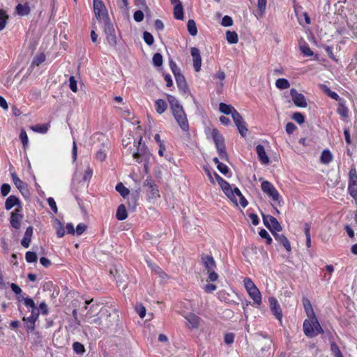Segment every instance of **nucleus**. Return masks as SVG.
<instances>
[{
  "mask_svg": "<svg viewBox=\"0 0 357 357\" xmlns=\"http://www.w3.org/2000/svg\"><path fill=\"white\" fill-rule=\"evenodd\" d=\"M93 300L85 302L84 310H88L84 316V320L88 324L86 326H93L106 332L107 330L115 329L119 321V315L115 309L100 308L98 304H91Z\"/></svg>",
  "mask_w": 357,
  "mask_h": 357,
  "instance_id": "1",
  "label": "nucleus"
},
{
  "mask_svg": "<svg viewBox=\"0 0 357 357\" xmlns=\"http://www.w3.org/2000/svg\"><path fill=\"white\" fill-rule=\"evenodd\" d=\"M222 190L227 195V197L236 205L238 206V201L236 197L239 198L240 204L243 207H245L248 205V202L241 194L240 190L238 188L232 189L230 184L225 180L220 184Z\"/></svg>",
  "mask_w": 357,
  "mask_h": 357,
  "instance_id": "2",
  "label": "nucleus"
},
{
  "mask_svg": "<svg viewBox=\"0 0 357 357\" xmlns=\"http://www.w3.org/2000/svg\"><path fill=\"white\" fill-rule=\"evenodd\" d=\"M142 137H140L138 142L137 151L132 153V156L137 160V162L144 164V169L146 172H147L149 163L151 158V154L146 145L144 144H142Z\"/></svg>",
  "mask_w": 357,
  "mask_h": 357,
  "instance_id": "3",
  "label": "nucleus"
},
{
  "mask_svg": "<svg viewBox=\"0 0 357 357\" xmlns=\"http://www.w3.org/2000/svg\"><path fill=\"white\" fill-rule=\"evenodd\" d=\"M212 137L220 158L225 160H227L228 155L225 150L224 137L219 133L216 128L213 129Z\"/></svg>",
  "mask_w": 357,
  "mask_h": 357,
  "instance_id": "4",
  "label": "nucleus"
},
{
  "mask_svg": "<svg viewBox=\"0 0 357 357\" xmlns=\"http://www.w3.org/2000/svg\"><path fill=\"white\" fill-rule=\"evenodd\" d=\"M244 286L250 298L258 305L261 303V296L259 290L250 278H245Z\"/></svg>",
  "mask_w": 357,
  "mask_h": 357,
  "instance_id": "5",
  "label": "nucleus"
},
{
  "mask_svg": "<svg viewBox=\"0 0 357 357\" xmlns=\"http://www.w3.org/2000/svg\"><path fill=\"white\" fill-rule=\"evenodd\" d=\"M261 187L262 191L269 197L272 198L273 201L277 202L279 204H280L281 197L276 188L271 183L267 181H263L261 183Z\"/></svg>",
  "mask_w": 357,
  "mask_h": 357,
  "instance_id": "6",
  "label": "nucleus"
},
{
  "mask_svg": "<svg viewBox=\"0 0 357 357\" xmlns=\"http://www.w3.org/2000/svg\"><path fill=\"white\" fill-rule=\"evenodd\" d=\"M104 32L109 45L115 47L117 43L116 36L114 26L109 20H106V22H105Z\"/></svg>",
  "mask_w": 357,
  "mask_h": 357,
  "instance_id": "7",
  "label": "nucleus"
},
{
  "mask_svg": "<svg viewBox=\"0 0 357 357\" xmlns=\"http://www.w3.org/2000/svg\"><path fill=\"white\" fill-rule=\"evenodd\" d=\"M93 10L98 20H104L105 22L106 20H109L105 6L101 1L93 0Z\"/></svg>",
  "mask_w": 357,
  "mask_h": 357,
  "instance_id": "8",
  "label": "nucleus"
},
{
  "mask_svg": "<svg viewBox=\"0 0 357 357\" xmlns=\"http://www.w3.org/2000/svg\"><path fill=\"white\" fill-rule=\"evenodd\" d=\"M262 216H263V221H264V225L271 231H280L282 230V227L275 218H274L271 215H263Z\"/></svg>",
  "mask_w": 357,
  "mask_h": 357,
  "instance_id": "9",
  "label": "nucleus"
},
{
  "mask_svg": "<svg viewBox=\"0 0 357 357\" xmlns=\"http://www.w3.org/2000/svg\"><path fill=\"white\" fill-rule=\"evenodd\" d=\"M219 110L220 112L229 115L231 114L234 121H236L240 118V114L237 110L230 105H227L223 102L220 103Z\"/></svg>",
  "mask_w": 357,
  "mask_h": 357,
  "instance_id": "10",
  "label": "nucleus"
},
{
  "mask_svg": "<svg viewBox=\"0 0 357 357\" xmlns=\"http://www.w3.org/2000/svg\"><path fill=\"white\" fill-rule=\"evenodd\" d=\"M290 94L294 103L297 107L305 108L307 106L305 96L302 93H298L295 89L290 90Z\"/></svg>",
  "mask_w": 357,
  "mask_h": 357,
  "instance_id": "11",
  "label": "nucleus"
},
{
  "mask_svg": "<svg viewBox=\"0 0 357 357\" xmlns=\"http://www.w3.org/2000/svg\"><path fill=\"white\" fill-rule=\"evenodd\" d=\"M173 114L181 128L184 131L188 130V122L184 110L177 111L176 112L173 113Z\"/></svg>",
  "mask_w": 357,
  "mask_h": 357,
  "instance_id": "12",
  "label": "nucleus"
},
{
  "mask_svg": "<svg viewBox=\"0 0 357 357\" xmlns=\"http://www.w3.org/2000/svg\"><path fill=\"white\" fill-rule=\"evenodd\" d=\"M21 208H16L11 213L10 222L11 226L15 229H20L21 225V221L23 218V215L20 213Z\"/></svg>",
  "mask_w": 357,
  "mask_h": 357,
  "instance_id": "13",
  "label": "nucleus"
},
{
  "mask_svg": "<svg viewBox=\"0 0 357 357\" xmlns=\"http://www.w3.org/2000/svg\"><path fill=\"white\" fill-rule=\"evenodd\" d=\"M190 54L193 59V67L196 72H199L202 66V58L200 55V51L197 47H192L190 50Z\"/></svg>",
  "mask_w": 357,
  "mask_h": 357,
  "instance_id": "14",
  "label": "nucleus"
},
{
  "mask_svg": "<svg viewBox=\"0 0 357 357\" xmlns=\"http://www.w3.org/2000/svg\"><path fill=\"white\" fill-rule=\"evenodd\" d=\"M269 303L272 312L275 316L277 319L281 321L282 318V313L278 301L276 298L271 297L269 298Z\"/></svg>",
  "mask_w": 357,
  "mask_h": 357,
  "instance_id": "15",
  "label": "nucleus"
},
{
  "mask_svg": "<svg viewBox=\"0 0 357 357\" xmlns=\"http://www.w3.org/2000/svg\"><path fill=\"white\" fill-rule=\"evenodd\" d=\"M144 186L147 187L150 193L151 196L150 197L152 199H155L156 197H159V190L155 184V183L150 178H147L144 182Z\"/></svg>",
  "mask_w": 357,
  "mask_h": 357,
  "instance_id": "16",
  "label": "nucleus"
},
{
  "mask_svg": "<svg viewBox=\"0 0 357 357\" xmlns=\"http://www.w3.org/2000/svg\"><path fill=\"white\" fill-rule=\"evenodd\" d=\"M188 321V326L190 328H197L200 324V318L193 313H188L184 316Z\"/></svg>",
  "mask_w": 357,
  "mask_h": 357,
  "instance_id": "17",
  "label": "nucleus"
},
{
  "mask_svg": "<svg viewBox=\"0 0 357 357\" xmlns=\"http://www.w3.org/2000/svg\"><path fill=\"white\" fill-rule=\"evenodd\" d=\"M303 332L305 335L309 337L316 336V332L314 330L313 322L312 319H305L303 322Z\"/></svg>",
  "mask_w": 357,
  "mask_h": 357,
  "instance_id": "18",
  "label": "nucleus"
},
{
  "mask_svg": "<svg viewBox=\"0 0 357 357\" xmlns=\"http://www.w3.org/2000/svg\"><path fill=\"white\" fill-rule=\"evenodd\" d=\"M176 78V82L177 84V86L178 89L184 93H187L188 91V86L186 83L185 77L183 74L181 73L176 74L174 75Z\"/></svg>",
  "mask_w": 357,
  "mask_h": 357,
  "instance_id": "19",
  "label": "nucleus"
},
{
  "mask_svg": "<svg viewBox=\"0 0 357 357\" xmlns=\"http://www.w3.org/2000/svg\"><path fill=\"white\" fill-rule=\"evenodd\" d=\"M202 261L205 267V268L210 271L211 270H214L216 266L215 261L212 256L210 255H202Z\"/></svg>",
  "mask_w": 357,
  "mask_h": 357,
  "instance_id": "20",
  "label": "nucleus"
},
{
  "mask_svg": "<svg viewBox=\"0 0 357 357\" xmlns=\"http://www.w3.org/2000/svg\"><path fill=\"white\" fill-rule=\"evenodd\" d=\"M38 314L33 312L31 317H24L23 321L27 331H33L35 327V322L38 318Z\"/></svg>",
  "mask_w": 357,
  "mask_h": 357,
  "instance_id": "21",
  "label": "nucleus"
},
{
  "mask_svg": "<svg viewBox=\"0 0 357 357\" xmlns=\"http://www.w3.org/2000/svg\"><path fill=\"white\" fill-rule=\"evenodd\" d=\"M256 152L259 160L262 164L267 165L269 163V158L268 157L264 147L262 145L259 144L256 146Z\"/></svg>",
  "mask_w": 357,
  "mask_h": 357,
  "instance_id": "22",
  "label": "nucleus"
},
{
  "mask_svg": "<svg viewBox=\"0 0 357 357\" xmlns=\"http://www.w3.org/2000/svg\"><path fill=\"white\" fill-rule=\"evenodd\" d=\"M11 176L14 184L19 189V190L22 192V195H24L26 192H28L26 183L23 182L21 179H20L15 173L12 174Z\"/></svg>",
  "mask_w": 357,
  "mask_h": 357,
  "instance_id": "23",
  "label": "nucleus"
},
{
  "mask_svg": "<svg viewBox=\"0 0 357 357\" xmlns=\"http://www.w3.org/2000/svg\"><path fill=\"white\" fill-rule=\"evenodd\" d=\"M32 235H33V227L29 226L26 228L24 236L21 241V245L24 248H27L29 247V244L31 241Z\"/></svg>",
  "mask_w": 357,
  "mask_h": 357,
  "instance_id": "24",
  "label": "nucleus"
},
{
  "mask_svg": "<svg viewBox=\"0 0 357 357\" xmlns=\"http://www.w3.org/2000/svg\"><path fill=\"white\" fill-rule=\"evenodd\" d=\"M272 234H273V236L275 238V240H277L284 245L287 251H291V245L288 239L286 238V236H284L282 234H278L273 231H272Z\"/></svg>",
  "mask_w": 357,
  "mask_h": 357,
  "instance_id": "25",
  "label": "nucleus"
},
{
  "mask_svg": "<svg viewBox=\"0 0 357 357\" xmlns=\"http://www.w3.org/2000/svg\"><path fill=\"white\" fill-rule=\"evenodd\" d=\"M167 100L170 104L172 112H176L177 111L183 110V107L180 105L178 100L173 96L167 95Z\"/></svg>",
  "mask_w": 357,
  "mask_h": 357,
  "instance_id": "26",
  "label": "nucleus"
},
{
  "mask_svg": "<svg viewBox=\"0 0 357 357\" xmlns=\"http://www.w3.org/2000/svg\"><path fill=\"white\" fill-rule=\"evenodd\" d=\"M167 100L170 104L172 112H176L177 111L183 110V107L180 105L178 100L173 96L167 95Z\"/></svg>",
  "mask_w": 357,
  "mask_h": 357,
  "instance_id": "27",
  "label": "nucleus"
},
{
  "mask_svg": "<svg viewBox=\"0 0 357 357\" xmlns=\"http://www.w3.org/2000/svg\"><path fill=\"white\" fill-rule=\"evenodd\" d=\"M167 100L170 104L172 112H176L177 111L183 110V107L180 105L178 100L173 96L167 95Z\"/></svg>",
  "mask_w": 357,
  "mask_h": 357,
  "instance_id": "28",
  "label": "nucleus"
},
{
  "mask_svg": "<svg viewBox=\"0 0 357 357\" xmlns=\"http://www.w3.org/2000/svg\"><path fill=\"white\" fill-rule=\"evenodd\" d=\"M15 206H19L21 207L20 199L14 195L9 196L5 202L6 209L9 211Z\"/></svg>",
  "mask_w": 357,
  "mask_h": 357,
  "instance_id": "29",
  "label": "nucleus"
},
{
  "mask_svg": "<svg viewBox=\"0 0 357 357\" xmlns=\"http://www.w3.org/2000/svg\"><path fill=\"white\" fill-rule=\"evenodd\" d=\"M242 137H245L248 132V128L245 125V122L240 114V118L238 121H234Z\"/></svg>",
  "mask_w": 357,
  "mask_h": 357,
  "instance_id": "30",
  "label": "nucleus"
},
{
  "mask_svg": "<svg viewBox=\"0 0 357 357\" xmlns=\"http://www.w3.org/2000/svg\"><path fill=\"white\" fill-rule=\"evenodd\" d=\"M303 307L305 309V311L306 312V314L308 318L314 317L315 315V313L313 310V308L312 307V305L310 303V301L307 298H304L303 301Z\"/></svg>",
  "mask_w": 357,
  "mask_h": 357,
  "instance_id": "31",
  "label": "nucleus"
},
{
  "mask_svg": "<svg viewBox=\"0 0 357 357\" xmlns=\"http://www.w3.org/2000/svg\"><path fill=\"white\" fill-rule=\"evenodd\" d=\"M116 217L119 220H124L127 218L128 213L123 204H121L118 206Z\"/></svg>",
  "mask_w": 357,
  "mask_h": 357,
  "instance_id": "32",
  "label": "nucleus"
},
{
  "mask_svg": "<svg viewBox=\"0 0 357 357\" xmlns=\"http://www.w3.org/2000/svg\"><path fill=\"white\" fill-rule=\"evenodd\" d=\"M16 13L21 16L27 15L30 13V8L27 4L19 3L15 8Z\"/></svg>",
  "mask_w": 357,
  "mask_h": 357,
  "instance_id": "33",
  "label": "nucleus"
},
{
  "mask_svg": "<svg viewBox=\"0 0 357 357\" xmlns=\"http://www.w3.org/2000/svg\"><path fill=\"white\" fill-rule=\"evenodd\" d=\"M155 107L157 113L161 114L167 109V105L165 100L158 99L155 102Z\"/></svg>",
  "mask_w": 357,
  "mask_h": 357,
  "instance_id": "34",
  "label": "nucleus"
},
{
  "mask_svg": "<svg viewBox=\"0 0 357 357\" xmlns=\"http://www.w3.org/2000/svg\"><path fill=\"white\" fill-rule=\"evenodd\" d=\"M337 112L341 116L342 119H347L348 117L349 110L342 100H339Z\"/></svg>",
  "mask_w": 357,
  "mask_h": 357,
  "instance_id": "35",
  "label": "nucleus"
},
{
  "mask_svg": "<svg viewBox=\"0 0 357 357\" xmlns=\"http://www.w3.org/2000/svg\"><path fill=\"white\" fill-rule=\"evenodd\" d=\"M50 128L49 123L45 124H38L36 126H33L31 127V130L39 133L45 134L46 133Z\"/></svg>",
  "mask_w": 357,
  "mask_h": 357,
  "instance_id": "36",
  "label": "nucleus"
},
{
  "mask_svg": "<svg viewBox=\"0 0 357 357\" xmlns=\"http://www.w3.org/2000/svg\"><path fill=\"white\" fill-rule=\"evenodd\" d=\"M321 88L323 90V91L332 99L337 101L341 100V98H340L338 94L336 93L335 92L332 91L326 85L322 84L321 85Z\"/></svg>",
  "mask_w": 357,
  "mask_h": 357,
  "instance_id": "37",
  "label": "nucleus"
},
{
  "mask_svg": "<svg viewBox=\"0 0 357 357\" xmlns=\"http://www.w3.org/2000/svg\"><path fill=\"white\" fill-rule=\"evenodd\" d=\"M275 86L280 90L287 89L290 87V84L287 79L280 78L275 82Z\"/></svg>",
  "mask_w": 357,
  "mask_h": 357,
  "instance_id": "38",
  "label": "nucleus"
},
{
  "mask_svg": "<svg viewBox=\"0 0 357 357\" xmlns=\"http://www.w3.org/2000/svg\"><path fill=\"white\" fill-rule=\"evenodd\" d=\"M227 40L230 44H236L238 41V37L235 31H227L226 32Z\"/></svg>",
  "mask_w": 357,
  "mask_h": 357,
  "instance_id": "39",
  "label": "nucleus"
},
{
  "mask_svg": "<svg viewBox=\"0 0 357 357\" xmlns=\"http://www.w3.org/2000/svg\"><path fill=\"white\" fill-rule=\"evenodd\" d=\"M333 159V155L328 150H324L321 153L320 160L324 164H328Z\"/></svg>",
  "mask_w": 357,
  "mask_h": 357,
  "instance_id": "40",
  "label": "nucleus"
},
{
  "mask_svg": "<svg viewBox=\"0 0 357 357\" xmlns=\"http://www.w3.org/2000/svg\"><path fill=\"white\" fill-rule=\"evenodd\" d=\"M174 15L177 20H183V8L182 3L174 6Z\"/></svg>",
  "mask_w": 357,
  "mask_h": 357,
  "instance_id": "41",
  "label": "nucleus"
},
{
  "mask_svg": "<svg viewBox=\"0 0 357 357\" xmlns=\"http://www.w3.org/2000/svg\"><path fill=\"white\" fill-rule=\"evenodd\" d=\"M188 31L189 33L195 36L197 33V26L195 22L193 20H189L187 24Z\"/></svg>",
  "mask_w": 357,
  "mask_h": 357,
  "instance_id": "42",
  "label": "nucleus"
},
{
  "mask_svg": "<svg viewBox=\"0 0 357 357\" xmlns=\"http://www.w3.org/2000/svg\"><path fill=\"white\" fill-rule=\"evenodd\" d=\"M8 19V15L6 14V11L0 9V31L6 27Z\"/></svg>",
  "mask_w": 357,
  "mask_h": 357,
  "instance_id": "43",
  "label": "nucleus"
},
{
  "mask_svg": "<svg viewBox=\"0 0 357 357\" xmlns=\"http://www.w3.org/2000/svg\"><path fill=\"white\" fill-rule=\"evenodd\" d=\"M348 190L350 195L355 200L356 204H357V183H349Z\"/></svg>",
  "mask_w": 357,
  "mask_h": 357,
  "instance_id": "44",
  "label": "nucleus"
},
{
  "mask_svg": "<svg viewBox=\"0 0 357 357\" xmlns=\"http://www.w3.org/2000/svg\"><path fill=\"white\" fill-rule=\"evenodd\" d=\"M310 319H312V322H313V327H314V330L316 332V336L318 335V334H321L324 333V330L322 329L317 317H316V314L314 315V317H310Z\"/></svg>",
  "mask_w": 357,
  "mask_h": 357,
  "instance_id": "45",
  "label": "nucleus"
},
{
  "mask_svg": "<svg viewBox=\"0 0 357 357\" xmlns=\"http://www.w3.org/2000/svg\"><path fill=\"white\" fill-rule=\"evenodd\" d=\"M116 190L123 197H126L130 193L129 190L122 183H119L116 185Z\"/></svg>",
  "mask_w": 357,
  "mask_h": 357,
  "instance_id": "46",
  "label": "nucleus"
},
{
  "mask_svg": "<svg viewBox=\"0 0 357 357\" xmlns=\"http://www.w3.org/2000/svg\"><path fill=\"white\" fill-rule=\"evenodd\" d=\"M56 225H55V229L56 230V234L58 237L61 238L63 237L65 234V229L62 225V223L59 220H56Z\"/></svg>",
  "mask_w": 357,
  "mask_h": 357,
  "instance_id": "47",
  "label": "nucleus"
},
{
  "mask_svg": "<svg viewBox=\"0 0 357 357\" xmlns=\"http://www.w3.org/2000/svg\"><path fill=\"white\" fill-rule=\"evenodd\" d=\"M25 259L27 262H36L38 259L37 255L34 252L28 251L26 252Z\"/></svg>",
  "mask_w": 357,
  "mask_h": 357,
  "instance_id": "48",
  "label": "nucleus"
},
{
  "mask_svg": "<svg viewBox=\"0 0 357 357\" xmlns=\"http://www.w3.org/2000/svg\"><path fill=\"white\" fill-rule=\"evenodd\" d=\"M73 348L74 351L78 354H82L85 351L84 345L78 342L73 343Z\"/></svg>",
  "mask_w": 357,
  "mask_h": 357,
  "instance_id": "49",
  "label": "nucleus"
},
{
  "mask_svg": "<svg viewBox=\"0 0 357 357\" xmlns=\"http://www.w3.org/2000/svg\"><path fill=\"white\" fill-rule=\"evenodd\" d=\"M267 0H257V7L259 10V15L261 17L266 8Z\"/></svg>",
  "mask_w": 357,
  "mask_h": 357,
  "instance_id": "50",
  "label": "nucleus"
},
{
  "mask_svg": "<svg viewBox=\"0 0 357 357\" xmlns=\"http://www.w3.org/2000/svg\"><path fill=\"white\" fill-rule=\"evenodd\" d=\"M153 63L154 66L160 67L162 64V56L160 53L154 54L153 56Z\"/></svg>",
  "mask_w": 357,
  "mask_h": 357,
  "instance_id": "51",
  "label": "nucleus"
},
{
  "mask_svg": "<svg viewBox=\"0 0 357 357\" xmlns=\"http://www.w3.org/2000/svg\"><path fill=\"white\" fill-rule=\"evenodd\" d=\"M20 139L22 141V143L23 144V148L26 149V146H28L29 139H28L27 134H26V131L24 129H22L21 130V132L20 134Z\"/></svg>",
  "mask_w": 357,
  "mask_h": 357,
  "instance_id": "52",
  "label": "nucleus"
},
{
  "mask_svg": "<svg viewBox=\"0 0 357 357\" xmlns=\"http://www.w3.org/2000/svg\"><path fill=\"white\" fill-rule=\"evenodd\" d=\"M331 351L335 357H343L338 346L335 343L332 342L331 344Z\"/></svg>",
  "mask_w": 357,
  "mask_h": 357,
  "instance_id": "53",
  "label": "nucleus"
},
{
  "mask_svg": "<svg viewBox=\"0 0 357 357\" xmlns=\"http://www.w3.org/2000/svg\"><path fill=\"white\" fill-rule=\"evenodd\" d=\"M143 38H144L145 43L149 45H151L154 42V39H153L152 34L148 31L144 32Z\"/></svg>",
  "mask_w": 357,
  "mask_h": 357,
  "instance_id": "54",
  "label": "nucleus"
},
{
  "mask_svg": "<svg viewBox=\"0 0 357 357\" xmlns=\"http://www.w3.org/2000/svg\"><path fill=\"white\" fill-rule=\"evenodd\" d=\"M301 52L306 56H310L313 55V52L311 50L307 45H303L300 47Z\"/></svg>",
  "mask_w": 357,
  "mask_h": 357,
  "instance_id": "55",
  "label": "nucleus"
},
{
  "mask_svg": "<svg viewBox=\"0 0 357 357\" xmlns=\"http://www.w3.org/2000/svg\"><path fill=\"white\" fill-rule=\"evenodd\" d=\"M259 236L262 238H265L266 240V243L267 244H271V242H272V238L270 236L269 234L267 232L266 230L262 229L260 230L259 231Z\"/></svg>",
  "mask_w": 357,
  "mask_h": 357,
  "instance_id": "56",
  "label": "nucleus"
},
{
  "mask_svg": "<svg viewBox=\"0 0 357 357\" xmlns=\"http://www.w3.org/2000/svg\"><path fill=\"white\" fill-rule=\"evenodd\" d=\"M292 119L299 124H301L305 121L304 116L300 112L294 113Z\"/></svg>",
  "mask_w": 357,
  "mask_h": 357,
  "instance_id": "57",
  "label": "nucleus"
},
{
  "mask_svg": "<svg viewBox=\"0 0 357 357\" xmlns=\"http://www.w3.org/2000/svg\"><path fill=\"white\" fill-rule=\"evenodd\" d=\"M87 227L84 223H79L76 229H75V234L77 236L82 235L86 229Z\"/></svg>",
  "mask_w": 357,
  "mask_h": 357,
  "instance_id": "58",
  "label": "nucleus"
},
{
  "mask_svg": "<svg viewBox=\"0 0 357 357\" xmlns=\"http://www.w3.org/2000/svg\"><path fill=\"white\" fill-rule=\"evenodd\" d=\"M24 303L26 307H30L32 308V313L35 312V310H36L35 303L33 301L31 298H24Z\"/></svg>",
  "mask_w": 357,
  "mask_h": 357,
  "instance_id": "59",
  "label": "nucleus"
},
{
  "mask_svg": "<svg viewBox=\"0 0 357 357\" xmlns=\"http://www.w3.org/2000/svg\"><path fill=\"white\" fill-rule=\"evenodd\" d=\"M69 82H70L69 86H70V89L72 90V91L77 92L78 89H77V81L75 80L74 76H70V77L69 79Z\"/></svg>",
  "mask_w": 357,
  "mask_h": 357,
  "instance_id": "60",
  "label": "nucleus"
},
{
  "mask_svg": "<svg viewBox=\"0 0 357 357\" xmlns=\"http://www.w3.org/2000/svg\"><path fill=\"white\" fill-rule=\"evenodd\" d=\"M106 157L105 149H100L96 153V158L101 162L104 161Z\"/></svg>",
  "mask_w": 357,
  "mask_h": 357,
  "instance_id": "61",
  "label": "nucleus"
},
{
  "mask_svg": "<svg viewBox=\"0 0 357 357\" xmlns=\"http://www.w3.org/2000/svg\"><path fill=\"white\" fill-rule=\"evenodd\" d=\"M135 310L140 318H144L146 315V308L142 305H138L135 307Z\"/></svg>",
  "mask_w": 357,
  "mask_h": 357,
  "instance_id": "62",
  "label": "nucleus"
},
{
  "mask_svg": "<svg viewBox=\"0 0 357 357\" xmlns=\"http://www.w3.org/2000/svg\"><path fill=\"white\" fill-rule=\"evenodd\" d=\"M221 24L223 26H230L233 24V20L231 17L225 15L223 17Z\"/></svg>",
  "mask_w": 357,
  "mask_h": 357,
  "instance_id": "63",
  "label": "nucleus"
},
{
  "mask_svg": "<svg viewBox=\"0 0 357 357\" xmlns=\"http://www.w3.org/2000/svg\"><path fill=\"white\" fill-rule=\"evenodd\" d=\"M357 183V174L355 169L349 171V183Z\"/></svg>",
  "mask_w": 357,
  "mask_h": 357,
  "instance_id": "64",
  "label": "nucleus"
}]
</instances>
